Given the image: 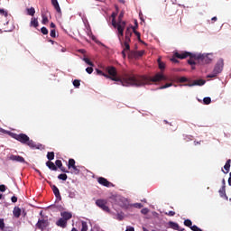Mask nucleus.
Returning a JSON list of instances; mask_svg holds the SVG:
<instances>
[{
  "instance_id": "7ed1b4c3",
  "label": "nucleus",
  "mask_w": 231,
  "mask_h": 231,
  "mask_svg": "<svg viewBox=\"0 0 231 231\" xmlns=\"http://www.w3.org/2000/svg\"><path fill=\"white\" fill-rule=\"evenodd\" d=\"M9 135L11 136V138L17 140V142H20V143H23V145H28V147H31V149H35V147H37L35 142L30 139V137L26 134H15L9 132Z\"/></svg>"
},
{
  "instance_id": "f03ea898",
  "label": "nucleus",
  "mask_w": 231,
  "mask_h": 231,
  "mask_svg": "<svg viewBox=\"0 0 231 231\" xmlns=\"http://www.w3.org/2000/svg\"><path fill=\"white\" fill-rule=\"evenodd\" d=\"M162 80H167V77L163 73H156L152 78L147 76L135 75L134 79V87L140 88V86H145L151 82H162Z\"/></svg>"
},
{
  "instance_id": "9b49d317",
  "label": "nucleus",
  "mask_w": 231,
  "mask_h": 231,
  "mask_svg": "<svg viewBox=\"0 0 231 231\" xmlns=\"http://www.w3.org/2000/svg\"><path fill=\"white\" fill-rule=\"evenodd\" d=\"M189 55H190V52H187V51L174 53L175 59H180V60L187 59Z\"/></svg>"
},
{
  "instance_id": "6ab92c4d",
  "label": "nucleus",
  "mask_w": 231,
  "mask_h": 231,
  "mask_svg": "<svg viewBox=\"0 0 231 231\" xmlns=\"http://www.w3.org/2000/svg\"><path fill=\"white\" fill-rule=\"evenodd\" d=\"M144 54H145V51H134L133 57L135 59H140V57H143Z\"/></svg>"
},
{
  "instance_id": "13d9d810",
  "label": "nucleus",
  "mask_w": 231,
  "mask_h": 231,
  "mask_svg": "<svg viewBox=\"0 0 231 231\" xmlns=\"http://www.w3.org/2000/svg\"><path fill=\"white\" fill-rule=\"evenodd\" d=\"M92 41H94L97 44H101L100 41L97 40V37L92 36Z\"/></svg>"
},
{
  "instance_id": "79ce46f5",
  "label": "nucleus",
  "mask_w": 231,
  "mask_h": 231,
  "mask_svg": "<svg viewBox=\"0 0 231 231\" xmlns=\"http://www.w3.org/2000/svg\"><path fill=\"white\" fill-rule=\"evenodd\" d=\"M134 35H136V37H137L139 42H143L142 41V39L140 38V32H137V31H135L134 28Z\"/></svg>"
},
{
  "instance_id": "6e6d98bb",
  "label": "nucleus",
  "mask_w": 231,
  "mask_h": 231,
  "mask_svg": "<svg viewBox=\"0 0 231 231\" xmlns=\"http://www.w3.org/2000/svg\"><path fill=\"white\" fill-rule=\"evenodd\" d=\"M0 228L3 230L5 228V220L0 218Z\"/></svg>"
},
{
  "instance_id": "20e7f679",
  "label": "nucleus",
  "mask_w": 231,
  "mask_h": 231,
  "mask_svg": "<svg viewBox=\"0 0 231 231\" xmlns=\"http://www.w3.org/2000/svg\"><path fill=\"white\" fill-rule=\"evenodd\" d=\"M224 66H225V61L223 60V59L218 60L215 65V68H214L212 73L208 75L207 78L208 79H216V77H217V75H219V73H221V71H223Z\"/></svg>"
},
{
  "instance_id": "8fccbe9b",
  "label": "nucleus",
  "mask_w": 231,
  "mask_h": 231,
  "mask_svg": "<svg viewBox=\"0 0 231 231\" xmlns=\"http://www.w3.org/2000/svg\"><path fill=\"white\" fill-rule=\"evenodd\" d=\"M71 169H73L74 174H79V172H80V170H79L76 165L72 166Z\"/></svg>"
},
{
  "instance_id": "864d4df0",
  "label": "nucleus",
  "mask_w": 231,
  "mask_h": 231,
  "mask_svg": "<svg viewBox=\"0 0 231 231\" xmlns=\"http://www.w3.org/2000/svg\"><path fill=\"white\" fill-rule=\"evenodd\" d=\"M131 42V38L130 37H127V36H125V44H129Z\"/></svg>"
},
{
  "instance_id": "dca6fc26",
  "label": "nucleus",
  "mask_w": 231,
  "mask_h": 231,
  "mask_svg": "<svg viewBox=\"0 0 231 231\" xmlns=\"http://www.w3.org/2000/svg\"><path fill=\"white\" fill-rule=\"evenodd\" d=\"M218 192L220 198H224V199H226V201H228V196H226V186H222Z\"/></svg>"
},
{
  "instance_id": "a18cd8bd",
  "label": "nucleus",
  "mask_w": 231,
  "mask_h": 231,
  "mask_svg": "<svg viewBox=\"0 0 231 231\" xmlns=\"http://www.w3.org/2000/svg\"><path fill=\"white\" fill-rule=\"evenodd\" d=\"M97 75H100L101 77H106V73L98 69H96Z\"/></svg>"
},
{
  "instance_id": "2eb2a0df",
  "label": "nucleus",
  "mask_w": 231,
  "mask_h": 231,
  "mask_svg": "<svg viewBox=\"0 0 231 231\" xmlns=\"http://www.w3.org/2000/svg\"><path fill=\"white\" fill-rule=\"evenodd\" d=\"M56 225L60 228H66L68 226V222L61 217L56 222Z\"/></svg>"
},
{
  "instance_id": "412c9836",
  "label": "nucleus",
  "mask_w": 231,
  "mask_h": 231,
  "mask_svg": "<svg viewBox=\"0 0 231 231\" xmlns=\"http://www.w3.org/2000/svg\"><path fill=\"white\" fill-rule=\"evenodd\" d=\"M21 212H22V210L20 209L19 207H14V208L13 210V214H14V217H21Z\"/></svg>"
},
{
  "instance_id": "72a5a7b5",
  "label": "nucleus",
  "mask_w": 231,
  "mask_h": 231,
  "mask_svg": "<svg viewBox=\"0 0 231 231\" xmlns=\"http://www.w3.org/2000/svg\"><path fill=\"white\" fill-rule=\"evenodd\" d=\"M184 225H185V226H189V227L190 228V226H192V220H190V219H186V220L184 221Z\"/></svg>"
},
{
  "instance_id": "423d86ee",
  "label": "nucleus",
  "mask_w": 231,
  "mask_h": 231,
  "mask_svg": "<svg viewBox=\"0 0 231 231\" xmlns=\"http://www.w3.org/2000/svg\"><path fill=\"white\" fill-rule=\"evenodd\" d=\"M96 205H97V207L101 208V210H103V212H106L107 214H109L111 212V209L109 208V206L107 205L106 199H99L96 200Z\"/></svg>"
},
{
  "instance_id": "6e6552de",
  "label": "nucleus",
  "mask_w": 231,
  "mask_h": 231,
  "mask_svg": "<svg viewBox=\"0 0 231 231\" xmlns=\"http://www.w3.org/2000/svg\"><path fill=\"white\" fill-rule=\"evenodd\" d=\"M97 183H99V185H103V187H115V184L109 182V180L104 177L97 178Z\"/></svg>"
},
{
  "instance_id": "09e8293b",
  "label": "nucleus",
  "mask_w": 231,
  "mask_h": 231,
  "mask_svg": "<svg viewBox=\"0 0 231 231\" xmlns=\"http://www.w3.org/2000/svg\"><path fill=\"white\" fill-rule=\"evenodd\" d=\"M41 32L43 35H48V29L46 27H42Z\"/></svg>"
},
{
  "instance_id": "0eeeda50",
  "label": "nucleus",
  "mask_w": 231,
  "mask_h": 231,
  "mask_svg": "<svg viewBox=\"0 0 231 231\" xmlns=\"http://www.w3.org/2000/svg\"><path fill=\"white\" fill-rule=\"evenodd\" d=\"M125 22H123L118 25L117 28V37L120 42H122V37H124V30H125Z\"/></svg>"
},
{
  "instance_id": "f704fd0d",
  "label": "nucleus",
  "mask_w": 231,
  "mask_h": 231,
  "mask_svg": "<svg viewBox=\"0 0 231 231\" xmlns=\"http://www.w3.org/2000/svg\"><path fill=\"white\" fill-rule=\"evenodd\" d=\"M203 102L206 106H208L212 102V99L210 97H204Z\"/></svg>"
},
{
  "instance_id": "f257e3e1",
  "label": "nucleus",
  "mask_w": 231,
  "mask_h": 231,
  "mask_svg": "<svg viewBox=\"0 0 231 231\" xmlns=\"http://www.w3.org/2000/svg\"><path fill=\"white\" fill-rule=\"evenodd\" d=\"M105 71L107 73L105 75V79H109L114 82H120L122 86L129 88L134 86V73H124L120 78L118 76V70L114 66L106 67Z\"/></svg>"
},
{
  "instance_id": "f3484780",
  "label": "nucleus",
  "mask_w": 231,
  "mask_h": 231,
  "mask_svg": "<svg viewBox=\"0 0 231 231\" xmlns=\"http://www.w3.org/2000/svg\"><path fill=\"white\" fill-rule=\"evenodd\" d=\"M51 5L54 6L56 12L58 14H62V11L60 10V5H59V1L57 0H51Z\"/></svg>"
},
{
  "instance_id": "a211bd4d",
  "label": "nucleus",
  "mask_w": 231,
  "mask_h": 231,
  "mask_svg": "<svg viewBox=\"0 0 231 231\" xmlns=\"http://www.w3.org/2000/svg\"><path fill=\"white\" fill-rule=\"evenodd\" d=\"M230 163H231V160L229 159L226 161V164L224 165L225 170H222V172H224V174H228V172H230Z\"/></svg>"
},
{
  "instance_id": "bb28decb",
  "label": "nucleus",
  "mask_w": 231,
  "mask_h": 231,
  "mask_svg": "<svg viewBox=\"0 0 231 231\" xmlns=\"http://www.w3.org/2000/svg\"><path fill=\"white\" fill-rule=\"evenodd\" d=\"M47 158L49 159L50 162H51V160H55V152H49L47 153Z\"/></svg>"
},
{
  "instance_id": "774afa93",
  "label": "nucleus",
  "mask_w": 231,
  "mask_h": 231,
  "mask_svg": "<svg viewBox=\"0 0 231 231\" xmlns=\"http://www.w3.org/2000/svg\"><path fill=\"white\" fill-rule=\"evenodd\" d=\"M185 140H186V142H189V140H192L189 136H185Z\"/></svg>"
},
{
  "instance_id": "5701e85b",
  "label": "nucleus",
  "mask_w": 231,
  "mask_h": 231,
  "mask_svg": "<svg viewBox=\"0 0 231 231\" xmlns=\"http://www.w3.org/2000/svg\"><path fill=\"white\" fill-rule=\"evenodd\" d=\"M169 225H170L171 228H173V230L181 231V229H180V225H178V223H176V222H169Z\"/></svg>"
},
{
  "instance_id": "49530a36",
  "label": "nucleus",
  "mask_w": 231,
  "mask_h": 231,
  "mask_svg": "<svg viewBox=\"0 0 231 231\" xmlns=\"http://www.w3.org/2000/svg\"><path fill=\"white\" fill-rule=\"evenodd\" d=\"M164 214H165V216H170V217L176 216V212H174V211L165 212Z\"/></svg>"
},
{
  "instance_id": "393cba45",
  "label": "nucleus",
  "mask_w": 231,
  "mask_h": 231,
  "mask_svg": "<svg viewBox=\"0 0 231 231\" xmlns=\"http://www.w3.org/2000/svg\"><path fill=\"white\" fill-rule=\"evenodd\" d=\"M36 226H38L40 229L44 228V226H46V220H39Z\"/></svg>"
},
{
  "instance_id": "58836bf2",
  "label": "nucleus",
  "mask_w": 231,
  "mask_h": 231,
  "mask_svg": "<svg viewBox=\"0 0 231 231\" xmlns=\"http://www.w3.org/2000/svg\"><path fill=\"white\" fill-rule=\"evenodd\" d=\"M50 35H51V37L55 39V37H57V31L55 29H51V32H50Z\"/></svg>"
},
{
  "instance_id": "0e129e2a",
  "label": "nucleus",
  "mask_w": 231,
  "mask_h": 231,
  "mask_svg": "<svg viewBox=\"0 0 231 231\" xmlns=\"http://www.w3.org/2000/svg\"><path fill=\"white\" fill-rule=\"evenodd\" d=\"M130 28H131V30H133V32H134V30L136 31V29L138 28V23H136L135 26H131Z\"/></svg>"
},
{
  "instance_id": "2f4dec72",
  "label": "nucleus",
  "mask_w": 231,
  "mask_h": 231,
  "mask_svg": "<svg viewBox=\"0 0 231 231\" xmlns=\"http://www.w3.org/2000/svg\"><path fill=\"white\" fill-rule=\"evenodd\" d=\"M84 62H86V64H88V66H95V64L93 63V61H91L88 58H83Z\"/></svg>"
},
{
  "instance_id": "a19ab883",
  "label": "nucleus",
  "mask_w": 231,
  "mask_h": 231,
  "mask_svg": "<svg viewBox=\"0 0 231 231\" xmlns=\"http://www.w3.org/2000/svg\"><path fill=\"white\" fill-rule=\"evenodd\" d=\"M55 165H56V167H58V169H60L62 167V161L56 160Z\"/></svg>"
},
{
  "instance_id": "c85d7f7f",
  "label": "nucleus",
  "mask_w": 231,
  "mask_h": 231,
  "mask_svg": "<svg viewBox=\"0 0 231 231\" xmlns=\"http://www.w3.org/2000/svg\"><path fill=\"white\" fill-rule=\"evenodd\" d=\"M58 180H62V181H66V180H68V175L66 173H61L58 176Z\"/></svg>"
},
{
  "instance_id": "69168bd1",
  "label": "nucleus",
  "mask_w": 231,
  "mask_h": 231,
  "mask_svg": "<svg viewBox=\"0 0 231 231\" xmlns=\"http://www.w3.org/2000/svg\"><path fill=\"white\" fill-rule=\"evenodd\" d=\"M51 28L52 30H55V28H57V26L53 23H51Z\"/></svg>"
},
{
  "instance_id": "4468645a",
  "label": "nucleus",
  "mask_w": 231,
  "mask_h": 231,
  "mask_svg": "<svg viewBox=\"0 0 231 231\" xmlns=\"http://www.w3.org/2000/svg\"><path fill=\"white\" fill-rule=\"evenodd\" d=\"M60 216L63 219H65L67 222L69 221V219H71V217H73V215L71 214V212H68V211H63L60 213Z\"/></svg>"
},
{
  "instance_id": "de8ad7c7",
  "label": "nucleus",
  "mask_w": 231,
  "mask_h": 231,
  "mask_svg": "<svg viewBox=\"0 0 231 231\" xmlns=\"http://www.w3.org/2000/svg\"><path fill=\"white\" fill-rule=\"evenodd\" d=\"M179 82H180V84H183V82H189V79L181 77L179 79Z\"/></svg>"
},
{
  "instance_id": "e2e57ef3",
  "label": "nucleus",
  "mask_w": 231,
  "mask_h": 231,
  "mask_svg": "<svg viewBox=\"0 0 231 231\" xmlns=\"http://www.w3.org/2000/svg\"><path fill=\"white\" fill-rule=\"evenodd\" d=\"M125 231H134V227L127 226Z\"/></svg>"
},
{
  "instance_id": "b1692460",
  "label": "nucleus",
  "mask_w": 231,
  "mask_h": 231,
  "mask_svg": "<svg viewBox=\"0 0 231 231\" xmlns=\"http://www.w3.org/2000/svg\"><path fill=\"white\" fill-rule=\"evenodd\" d=\"M30 26H33V28L39 27V21L37 20V18H32Z\"/></svg>"
},
{
  "instance_id": "7c9ffc66",
  "label": "nucleus",
  "mask_w": 231,
  "mask_h": 231,
  "mask_svg": "<svg viewBox=\"0 0 231 231\" xmlns=\"http://www.w3.org/2000/svg\"><path fill=\"white\" fill-rule=\"evenodd\" d=\"M42 24H48V22H49L48 15H46L45 14H42Z\"/></svg>"
},
{
  "instance_id": "603ef678",
  "label": "nucleus",
  "mask_w": 231,
  "mask_h": 231,
  "mask_svg": "<svg viewBox=\"0 0 231 231\" xmlns=\"http://www.w3.org/2000/svg\"><path fill=\"white\" fill-rule=\"evenodd\" d=\"M117 219H118V221H123L124 220V214L118 213L117 214Z\"/></svg>"
},
{
  "instance_id": "ea45409f",
  "label": "nucleus",
  "mask_w": 231,
  "mask_h": 231,
  "mask_svg": "<svg viewBox=\"0 0 231 231\" xmlns=\"http://www.w3.org/2000/svg\"><path fill=\"white\" fill-rule=\"evenodd\" d=\"M172 83H166L165 85L159 88V89H167V88H171Z\"/></svg>"
},
{
  "instance_id": "cd10ccee",
  "label": "nucleus",
  "mask_w": 231,
  "mask_h": 231,
  "mask_svg": "<svg viewBox=\"0 0 231 231\" xmlns=\"http://www.w3.org/2000/svg\"><path fill=\"white\" fill-rule=\"evenodd\" d=\"M133 36V31L130 27H128L126 30H125V37H132Z\"/></svg>"
},
{
  "instance_id": "c756f323",
  "label": "nucleus",
  "mask_w": 231,
  "mask_h": 231,
  "mask_svg": "<svg viewBox=\"0 0 231 231\" xmlns=\"http://www.w3.org/2000/svg\"><path fill=\"white\" fill-rule=\"evenodd\" d=\"M27 14H28V15H32V16L35 15V8H33V7L28 8Z\"/></svg>"
},
{
  "instance_id": "9d476101",
  "label": "nucleus",
  "mask_w": 231,
  "mask_h": 231,
  "mask_svg": "<svg viewBox=\"0 0 231 231\" xmlns=\"http://www.w3.org/2000/svg\"><path fill=\"white\" fill-rule=\"evenodd\" d=\"M207 81H205V79H197L194 80L193 83H188L185 84L184 86H188L189 88H192V86H205V83Z\"/></svg>"
},
{
  "instance_id": "e433bc0d",
  "label": "nucleus",
  "mask_w": 231,
  "mask_h": 231,
  "mask_svg": "<svg viewBox=\"0 0 231 231\" xmlns=\"http://www.w3.org/2000/svg\"><path fill=\"white\" fill-rule=\"evenodd\" d=\"M0 15H4V17H8V11L5 9H0Z\"/></svg>"
},
{
  "instance_id": "338daca9",
  "label": "nucleus",
  "mask_w": 231,
  "mask_h": 231,
  "mask_svg": "<svg viewBox=\"0 0 231 231\" xmlns=\"http://www.w3.org/2000/svg\"><path fill=\"white\" fill-rule=\"evenodd\" d=\"M171 62H175V63L178 62V60H176V58H171Z\"/></svg>"
},
{
  "instance_id": "473e14b6",
  "label": "nucleus",
  "mask_w": 231,
  "mask_h": 231,
  "mask_svg": "<svg viewBox=\"0 0 231 231\" xmlns=\"http://www.w3.org/2000/svg\"><path fill=\"white\" fill-rule=\"evenodd\" d=\"M68 167H69V169H71L72 167H75V161H74V159H69V160Z\"/></svg>"
},
{
  "instance_id": "052dcab7",
  "label": "nucleus",
  "mask_w": 231,
  "mask_h": 231,
  "mask_svg": "<svg viewBox=\"0 0 231 231\" xmlns=\"http://www.w3.org/2000/svg\"><path fill=\"white\" fill-rule=\"evenodd\" d=\"M141 212H142V214H148L149 213V209L148 208H143L142 210H141Z\"/></svg>"
},
{
  "instance_id": "ddd939ff",
  "label": "nucleus",
  "mask_w": 231,
  "mask_h": 231,
  "mask_svg": "<svg viewBox=\"0 0 231 231\" xmlns=\"http://www.w3.org/2000/svg\"><path fill=\"white\" fill-rule=\"evenodd\" d=\"M51 188L52 189V192L54 196L57 198V199H62V197L60 196V191L59 190V188L55 185L51 184Z\"/></svg>"
},
{
  "instance_id": "4c0bfd02",
  "label": "nucleus",
  "mask_w": 231,
  "mask_h": 231,
  "mask_svg": "<svg viewBox=\"0 0 231 231\" xmlns=\"http://www.w3.org/2000/svg\"><path fill=\"white\" fill-rule=\"evenodd\" d=\"M122 24V23H120L119 21H115V19L112 20V26H114V28H118V25Z\"/></svg>"
},
{
  "instance_id": "5fc2aeb1",
  "label": "nucleus",
  "mask_w": 231,
  "mask_h": 231,
  "mask_svg": "<svg viewBox=\"0 0 231 231\" xmlns=\"http://www.w3.org/2000/svg\"><path fill=\"white\" fill-rule=\"evenodd\" d=\"M6 190V186L5 184L0 185V192H5Z\"/></svg>"
},
{
  "instance_id": "4d7b16f0",
  "label": "nucleus",
  "mask_w": 231,
  "mask_h": 231,
  "mask_svg": "<svg viewBox=\"0 0 231 231\" xmlns=\"http://www.w3.org/2000/svg\"><path fill=\"white\" fill-rule=\"evenodd\" d=\"M134 207H135V208H142L143 205H142V203H135L134 204Z\"/></svg>"
},
{
  "instance_id": "bf43d9fd",
  "label": "nucleus",
  "mask_w": 231,
  "mask_h": 231,
  "mask_svg": "<svg viewBox=\"0 0 231 231\" xmlns=\"http://www.w3.org/2000/svg\"><path fill=\"white\" fill-rule=\"evenodd\" d=\"M11 201H12L13 203H17V197L13 196V197L11 198Z\"/></svg>"
},
{
  "instance_id": "3c124183",
  "label": "nucleus",
  "mask_w": 231,
  "mask_h": 231,
  "mask_svg": "<svg viewBox=\"0 0 231 231\" xmlns=\"http://www.w3.org/2000/svg\"><path fill=\"white\" fill-rule=\"evenodd\" d=\"M87 73H88V75H91V73H93V67H88L86 69Z\"/></svg>"
},
{
  "instance_id": "680f3d73",
  "label": "nucleus",
  "mask_w": 231,
  "mask_h": 231,
  "mask_svg": "<svg viewBox=\"0 0 231 231\" xmlns=\"http://www.w3.org/2000/svg\"><path fill=\"white\" fill-rule=\"evenodd\" d=\"M60 170L61 171V172H69L68 170L64 168V166H61Z\"/></svg>"
},
{
  "instance_id": "aec40b11",
  "label": "nucleus",
  "mask_w": 231,
  "mask_h": 231,
  "mask_svg": "<svg viewBox=\"0 0 231 231\" xmlns=\"http://www.w3.org/2000/svg\"><path fill=\"white\" fill-rule=\"evenodd\" d=\"M46 166L48 167V169H50L51 171H58V168L56 167L55 163H53V162L51 161H48L46 162Z\"/></svg>"
},
{
  "instance_id": "1a4fd4ad",
  "label": "nucleus",
  "mask_w": 231,
  "mask_h": 231,
  "mask_svg": "<svg viewBox=\"0 0 231 231\" xmlns=\"http://www.w3.org/2000/svg\"><path fill=\"white\" fill-rule=\"evenodd\" d=\"M9 160L12 162H18V163H26V161L23 159V157L20 155L12 154L9 156Z\"/></svg>"
},
{
  "instance_id": "a878e982",
  "label": "nucleus",
  "mask_w": 231,
  "mask_h": 231,
  "mask_svg": "<svg viewBox=\"0 0 231 231\" xmlns=\"http://www.w3.org/2000/svg\"><path fill=\"white\" fill-rule=\"evenodd\" d=\"M125 49L122 51V55L123 57H125V51H129V50H131V46L129 45V43H124Z\"/></svg>"
},
{
  "instance_id": "c9c22d12",
  "label": "nucleus",
  "mask_w": 231,
  "mask_h": 231,
  "mask_svg": "<svg viewBox=\"0 0 231 231\" xmlns=\"http://www.w3.org/2000/svg\"><path fill=\"white\" fill-rule=\"evenodd\" d=\"M81 225H82L81 231H88V223L83 221Z\"/></svg>"
},
{
  "instance_id": "c03bdc74",
  "label": "nucleus",
  "mask_w": 231,
  "mask_h": 231,
  "mask_svg": "<svg viewBox=\"0 0 231 231\" xmlns=\"http://www.w3.org/2000/svg\"><path fill=\"white\" fill-rule=\"evenodd\" d=\"M124 19V12H121L118 16V22L119 23H125V21H122Z\"/></svg>"
},
{
  "instance_id": "39448f33",
  "label": "nucleus",
  "mask_w": 231,
  "mask_h": 231,
  "mask_svg": "<svg viewBox=\"0 0 231 231\" xmlns=\"http://www.w3.org/2000/svg\"><path fill=\"white\" fill-rule=\"evenodd\" d=\"M212 54H197L192 57H194L195 60L199 64H210L212 62V58L210 57Z\"/></svg>"
},
{
  "instance_id": "37998d69",
  "label": "nucleus",
  "mask_w": 231,
  "mask_h": 231,
  "mask_svg": "<svg viewBox=\"0 0 231 231\" xmlns=\"http://www.w3.org/2000/svg\"><path fill=\"white\" fill-rule=\"evenodd\" d=\"M73 86H74L75 88H80V80L75 79V80L73 81Z\"/></svg>"
},
{
  "instance_id": "f8f14e48",
  "label": "nucleus",
  "mask_w": 231,
  "mask_h": 231,
  "mask_svg": "<svg viewBox=\"0 0 231 231\" xmlns=\"http://www.w3.org/2000/svg\"><path fill=\"white\" fill-rule=\"evenodd\" d=\"M194 55H198V54L190 53V55L188 56L189 57V60H188V64H189V66H192L191 67L192 69H196L194 66H196V63L198 62V60H196V59L194 58Z\"/></svg>"
},
{
  "instance_id": "4be33fe9",
  "label": "nucleus",
  "mask_w": 231,
  "mask_h": 231,
  "mask_svg": "<svg viewBox=\"0 0 231 231\" xmlns=\"http://www.w3.org/2000/svg\"><path fill=\"white\" fill-rule=\"evenodd\" d=\"M157 62H158L159 69H161V71H163V69H165V63L162 61V58H158Z\"/></svg>"
}]
</instances>
